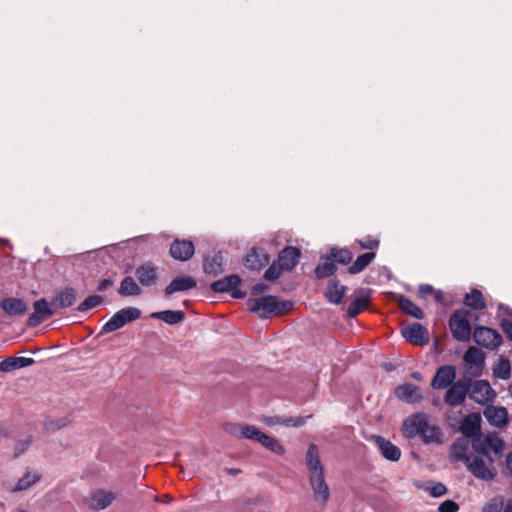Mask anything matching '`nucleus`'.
<instances>
[{"mask_svg":"<svg viewBox=\"0 0 512 512\" xmlns=\"http://www.w3.org/2000/svg\"><path fill=\"white\" fill-rule=\"evenodd\" d=\"M403 432L406 438L412 439L420 436L424 444H443L440 428L430 423V416L425 413H415L403 423Z\"/></svg>","mask_w":512,"mask_h":512,"instance_id":"nucleus-1","label":"nucleus"},{"mask_svg":"<svg viewBox=\"0 0 512 512\" xmlns=\"http://www.w3.org/2000/svg\"><path fill=\"white\" fill-rule=\"evenodd\" d=\"M248 307L251 312L258 313L261 318H268L272 314H281L290 310L292 303L280 302L276 296L268 295L248 300Z\"/></svg>","mask_w":512,"mask_h":512,"instance_id":"nucleus-2","label":"nucleus"},{"mask_svg":"<svg viewBox=\"0 0 512 512\" xmlns=\"http://www.w3.org/2000/svg\"><path fill=\"white\" fill-rule=\"evenodd\" d=\"M494 460L491 456L474 455L465 464L468 471L477 479L491 481L495 472L493 469Z\"/></svg>","mask_w":512,"mask_h":512,"instance_id":"nucleus-3","label":"nucleus"},{"mask_svg":"<svg viewBox=\"0 0 512 512\" xmlns=\"http://www.w3.org/2000/svg\"><path fill=\"white\" fill-rule=\"evenodd\" d=\"M471 446L476 454L490 456V452L501 453L504 449V442L495 433L484 435L480 432L471 440Z\"/></svg>","mask_w":512,"mask_h":512,"instance_id":"nucleus-4","label":"nucleus"},{"mask_svg":"<svg viewBox=\"0 0 512 512\" xmlns=\"http://www.w3.org/2000/svg\"><path fill=\"white\" fill-rule=\"evenodd\" d=\"M141 317L140 309L136 307H125L117 311L113 316L102 326L100 334H107L114 332L126 324L133 322Z\"/></svg>","mask_w":512,"mask_h":512,"instance_id":"nucleus-5","label":"nucleus"},{"mask_svg":"<svg viewBox=\"0 0 512 512\" xmlns=\"http://www.w3.org/2000/svg\"><path fill=\"white\" fill-rule=\"evenodd\" d=\"M449 327L452 336L459 342H466L471 336V325L468 319V312L464 310L455 311L449 319Z\"/></svg>","mask_w":512,"mask_h":512,"instance_id":"nucleus-6","label":"nucleus"},{"mask_svg":"<svg viewBox=\"0 0 512 512\" xmlns=\"http://www.w3.org/2000/svg\"><path fill=\"white\" fill-rule=\"evenodd\" d=\"M470 391V379L459 380L447 388L444 396V402L451 406L457 407L464 403Z\"/></svg>","mask_w":512,"mask_h":512,"instance_id":"nucleus-7","label":"nucleus"},{"mask_svg":"<svg viewBox=\"0 0 512 512\" xmlns=\"http://www.w3.org/2000/svg\"><path fill=\"white\" fill-rule=\"evenodd\" d=\"M474 341L489 350L498 348L502 343L501 335L488 327L478 326L473 333Z\"/></svg>","mask_w":512,"mask_h":512,"instance_id":"nucleus-8","label":"nucleus"},{"mask_svg":"<svg viewBox=\"0 0 512 512\" xmlns=\"http://www.w3.org/2000/svg\"><path fill=\"white\" fill-rule=\"evenodd\" d=\"M481 423L482 419L479 413L460 415L456 430L463 434V438L473 439L481 432Z\"/></svg>","mask_w":512,"mask_h":512,"instance_id":"nucleus-9","label":"nucleus"},{"mask_svg":"<svg viewBox=\"0 0 512 512\" xmlns=\"http://www.w3.org/2000/svg\"><path fill=\"white\" fill-rule=\"evenodd\" d=\"M470 398L481 405H487L494 401L496 394L489 382L485 380H477L473 384L470 383Z\"/></svg>","mask_w":512,"mask_h":512,"instance_id":"nucleus-10","label":"nucleus"},{"mask_svg":"<svg viewBox=\"0 0 512 512\" xmlns=\"http://www.w3.org/2000/svg\"><path fill=\"white\" fill-rule=\"evenodd\" d=\"M240 285V277L238 275H230L213 282L211 289L217 293L231 292L234 298H243L245 294L238 289Z\"/></svg>","mask_w":512,"mask_h":512,"instance_id":"nucleus-11","label":"nucleus"},{"mask_svg":"<svg viewBox=\"0 0 512 512\" xmlns=\"http://www.w3.org/2000/svg\"><path fill=\"white\" fill-rule=\"evenodd\" d=\"M402 336L412 345L424 346L430 341L428 330L420 323H414L401 331Z\"/></svg>","mask_w":512,"mask_h":512,"instance_id":"nucleus-12","label":"nucleus"},{"mask_svg":"<svg viewBox=\"0 0 512 512\" xmlns=\"http://www.w3.org/2000/svg\"><path fill=\"white\" fill-rule=\"evenodd\" d=\"M309 484L315 501L322 506L326 505L330 497V489L324 473L309 476Z\"/></svg>","mask_w":512,"mask_h":512,"instance_id":"nucleus-13","label":"nucleus"},{"mask_svg":"<svg viewBox=\"0 0 512 512\" xmlns=\"http://www.w3.org/2000/svg\"><path fill=\"white\" fill-rule=\"evenodd\" d=\"M456 368L453 365H444L437 369L435 376L431 381L434 389H446L455 383Z\"/></svg>","mask_w":512,"mask_h":512,"instance_id":"nucleus-14","label":"nucleus"},{"mask_svg":"<svg viewBox=\"0 0 512 512\" xmlns=\"http://www.w3.org/2000/svg\"><path fill=\"white\" fill-rule=\"evenodd\" d=\"M371 439L375 443L383 458L391 462H397L400 459L401 450L390 440L380 435H373Z\"/></svg>","mask_w":512,"mask_h":512,"instance_id":"nucleus-15","label":"nucleus"},{"mask_svg":"<svg viewBox=\"0 0 512 512\" xmlns=\"http://www.w3.org/2000/svg\"><path fill=\"white\" fill-rule=\"evenodd\" d=\"M305 464L309 476L324 473V466L320 459V450L314 443L309 444L305 453Z\"/></svg>","mask_w":512,"mask_h":512,"instance_id":"nucleus-16","label":"nucleus"},{"mask_svg":"<svg viewBox=\"0 0 512 512\" xmlns=\"http://www.w3.org/2000/svg\"><path fill=\"white\" fill-rule=\"evenodd\" d=\"M396 397L405 403H419L423 399L422 390L411 383L399 385L395 389Z\"/></svg>","mask_w":512,"mask_h":512,"instance_id":"nucleus-17","label":"nucleus"},{"mask_svg":"<svg viewBox=\"0 0 512 512\" xmlns=\"http://www.w3.org/2000/svg\"><path fill=\"white\" fill-rule=\"evenodd\" d=\"M469 448H470V441L466 438H458L455 440L451 447L449 452V458L451 462H463L467 463V460H469L472 456L469 455Z\"/></svg>","mask_w":512,"mask_h":512,"instance_id":"nucleus-18","label":"nucleus"},{"mask_svg":"<svg viewBox=\"0 0 512 512\" xmlns=\"http://www.w3.org/2000/svg\"><path fill=\"white\" fill-rule=\"evenodd\" d=\"M116 495L112 491L98 489L90 494L89 506L94 510H104L115 500Z\"/></svg>","mask_w":512,"mask_h":512,"instance_id":"nucleus-19","label":"nucleus"},{"mask_svg":"<svg viewBox=\"0 0 512 512\" xmlns=\"http://www.w3.org/2000/svg\"><path fill=\"white\" fill-rule=\"evenodd\" d=\"M170 254L175 260L187 261L194 254V244L188 240H176L170 246Z\"/></svg>","mask_w":512,"mask_h":512,"instance_id":"nucleus-20","label":"nucleus"},{"mask_svg":"<svg viewBox=\"0 0 512 512\" xmlns=\"http://www.w3.org/2000/svg\"><path fill=\"white\" fill-rule=\"evenodd\" d=\"M226 430L237 437L259 442L263 432L253 425L231 424Z\"/></svg>","mask_w":512,"mask_h":512,"instance_id":"nucleus-21","label":"nucleus"},{"mask_svg":"<svg viewBox=\"0 0 512 512\" xmlns=\"http://www.w3.org/2000/svg\"><path fill=\"white\" fill-rule=\"evenodd\" d=\"M484 416L491 425L498 428L508 423V411L504 407L488 406L484 410Z\"/></svg>","mask_w":512,"mask_h":512,"instance_id":"nucleus-22","label":"nucleus"},{"mask_svg":"<svg viewBox=\"0 0 512 512\" xmlns=\"http://www.w3.org/2000/svg\"><path fill=\"white\" fill-rule=\"evenodd\" d=\"M269 256L264 250L252 248L245 257V265L251 270H260L269 263Z\"/></svg>","mask_w":512,"mask_h":512,"instance_id":"nucleus-23","label":"nucleus"},{"mask_svg":"<svg viewBox=\"0 0 512 512\" xmlns=\"http://www.w3.org/2000/svg\"><path fill=\"white\" fill-rule=\"evenodd\" d=\"M135 275L140 284L146 287L156 284L158 279L157 269L151 264L140 265L136 269Z\"/></svg>","mask_w":512,"mask_h":512,"instance_id":"nucleus-24","label":"nucleus"},{"mask_svg":"<svg viewBox=\"0 0 512 512\" xmlns=\"http://www.w3.org/2000/svg\"><path fill=\"white\" fill-rule=\"evenodd\" d=\"M196 285V281L190 276L177 277L165 288V294L169 296L176 292L188 291Z\"/></svg>","mask_w":512,"mask_h":512,"instance_id":"nucleus-25","label":"nucleus"},{"mask_svg":"<svg viewBox=\"0 0 512 512\" xmlns=\"http://www.w3.org/2000/svg\"><path fill=\"white\" fill-rule=\"evenodd\" d=\"M33 358L9 357L0 362V371L8 373L17 369L25 368L34 364Z\"/></svg>","mask_w":512,"mask_h":512,"instance_id":"nucleus-26","label":"nucleus"},{"mask_svg":"<svg viewBox=\"0 0 512 512\" xmlns=\"http://www.w3.org/2000/svg\"><path fill=\"white\" fill-rule=\"evenodd\" d=\"M300 252L294 247H286L283 249L278 256V263L282 269L291 270L298 263Z\"/></svg>","mask_w":512,"mask_h":512,"instance_id":"nucleus-27","label":"nucleus"},{"mask_svg":"<svg viewBox=\"0 0 512 512\" xmlns=\"http://www.w3.org/2000/svg\"><path fill=\"white\" fill-rule=\"evenodd\" d=\"M42 479V474L38 471H26L11 489L13 493L26 491Z\"/></svg>","mask_w":512,"mask_h":512,"instance_id":"nucleus-28","label":"nucleus"},{"mask_svg":"<svg viewBox=\"0 0 512 512\" xmlns=\"http://www.w3.org/2000/svg\"><path fill=\"white\" fill-rule=\"evenodd\" d=\"M346 290L347 287L341 285L338 280L331 279L326 288L325 297L330 303L338 305L342 302Z\"/></svg>","mask_w":512,"mask_h":512,"instance_id":"nucleus-29","label":"nucleus"},{"mask_svg":"<svg viewBox=\"0 0 512 512\" xmlns=\"http://www.w3.org/2000/svg\"><path fill=\"white\" fill-rule=\"evenodd\" d=\"M0 307L10 316L23 315L28 309L26 303L17 298H5L1 300Z\"/></svg>","mask_w":512,"mask_h":512,"instance_id":"nucleus-30","label":"nucleus"},{"mask_svg":"<svg viewBox=\"0 0 512 512\" xmlns=\"http://www.w3.org/2000/svg\"><path fill=\"white\" fill-rule=\"evenodd\" d=\"M150 317L153 319L162 320L169 325H176L181 323L185 319V313L180 310H164L159 312H153L150 314Z\"/></svg>","mask_w":512,"mask_h":512,"instance_id":"nucleus-31","label":"nucleus"},{"mask_svg":"<svg viewBox=\"0 0 512 512\" xmlns=\"http://www.w3.org/2000/svg\"><path fill=\"white\" fill-rule=\"evenodd\" d=\"M118 293L123 297L139 296L142 293V289L133 277L126 276L121 281Z\"/></svg>","mask_w":512,"mask_h":512,"instance_id":"nucleus-32","label":"nucleus"},{"mask_svg":"<svg viewBox=\"0 0 512 512\" xmlns=\"http://www.w3.org/2000/svg\"><path fill=\"white\" fill-rule=\"evenodd\" d=\"M398 304L399 307L403 312H405L407 315H410L416 319H423L424 313L421 310L420 307H418L415 303H413L411 300H409L405 296H400L398 298Z\"/></svg>","mask_w":512,"mask_h":512,"instance_id":"nucleus-33","label":"nucleus"},{"mask_svg":"<svg viewBox=\"0 0 512 512\" xmlns=\"http://www.w3.org/2000/svg\"><path fill=\"white\" fill-rule=\"evenodd\" d=\"M463 359L471 369H480L484 363V355L475 347H469L465 352Z\"/></svg>","mask_w":512,"mask_h":512,"instance_id":"nucleus-34","label":"nucleus"},{"mask_svg":"<svg viewBox=\"0 0 512 512\" xmlns=\"http://www.w3.org/2000/svg\"><path fill=\"white\" fill-rule=\"evenodd\" d=\"M464 304L474 310H482L486 307L483 294L478 289H472L465 295Z\"/></svg>","mask_w":512,"mask_h":512,"instance_id":"nucleus-35","label":"nucleus"},{"mask_svg":"<svg viewBox=\"0 0 512 512\" xmlns=\"http://www.w3.org/2000/svg\"><path fill=\"white\" fill-rule=\"evenodd\" d=\"M76 302V292L72 288H66L60 291L54 301V304L60 308H68Z\"/></svg>","mask_w":512,"mask_h":512,"instance_id":"nucleus-36","label":"nucleus"},{"mask_svg":"<svg viewBox=\"0 0 512 512\" xmlns=\"http://www.w3.org/2000/svg\"><path fill=\"white\" fill-rule=\"evenodd\" d=\"M375 258V253L368 252L357 257L353 264L348 268L350 274H358L363 271Z\"/></svg>","mask_w":512,"mask_h":512,"instance_id":"nucleus-37","label":"nucleus"},{"mask_svg":"<svg viewBox=\"0 0 512 512\" xmlns=\"http://www.w3.org/2000/svg\"><path fill=\"white\" fill-rule=\"evenodd\" d=\"M259 443L263 447L277 455H283L286 452L285 448L280 444V442L275 437L269 436L265 433H263L261 438H259Z\"/></svg>","mask_w":512,"mask_h":512,"instance_id":"nucleus-38","label":"nucleus"},{"mask_svg":"<svg viewBox=\"0 0 512 512\" xmlns=\"http://www.w3.org/2000/svg\"><path fill=\"white\" fill-rule=\"evenodd\" d=\"M493 375L496 378L507 380L511 376L510 362L505 357H500L498 363L493 368Z\"/></svg>","mask_w":512,"mask_h":512,"instance_id":"nucleus-39","label":"nucleus"},{"mask_svg":"<svg viewBox=\"0 0 512 512\" xmlns=\"http://www.w3.org/2000/svg\"><path fill=\"white\" fill-rule=\"evenodd\" d=\"M369 298L366 296H359L350 303L347 309V314L350 318L356 317L360 312L368 307Z\"/></svg>","mask_w":512,"mask_h":512,"instance_id":"nucleus-40","label":"nucleus"},{"mask_svg":"<svg viewBox=\"0 0 512 512\" xmlns=\"http://www.w3.org/2000/svg\"><path fill=\"white\" fill-rule=\"evenodd\" d=\"M222 264L223 262L221 255H215L211 259L207 258L204 261V271L207 274L217 275L223 271Z\"/></svg>","mask_w":512,"mask_h":512,"instance_id":"nucleus-41","label":"nucleus"},{"mask_svg":"<svg viewBox=\"0 0 512 512\" xmlns=\"http://www.w3.org/2000/svg\"><path fill=\"white\" fill-rule=\"evenodd\" d=\"M352 258L353 254L348 249L332 248L330 250V260L334 259L341 264H348L351 262Z\"/></svg>","mask_w":512,"mask_h":512,"instance_id":"nucleus-42","label":"nucleus"},{"mask_svg":"<svg viewBox=\"0 0 512 512\" xmlns=\"http://www.w3.org/2000/svg\"><path fill=\"white\" fill-rule=\"evenodd\" d=\"M502 509L503 496H495L482 507L481 512H502Z\"/></svg>","mask_w":512,"mask_h":512,"instance_id":"nucleus-43","label":"nucleus"},{"mask_svg":"<svg viewBox=\"0 0 512 512\" xmlns=\"http://www.w3.org/2000/svg\"><path fill=\"white\" fill-rule=\"evenodd\" d=\"M34 312L46 318L52 316L54 311L49 307L48 302L42 298L34 302Z\"/></svg>","mask_w":512,"mask_h":512,"instance_id":"nucleus-44","label":"nucleus"},{"mask_svg":"<svg viewBox=\"0 0 512 512\" xmlns=\"http://www.w3.org/2000/svg\"><path fill=\"white\" fill-rule=\"evenodd\" d=\"M336 266L333 262L328 261L323 264H320L315 269V274L318 278H325L331 276L335 273Z\"/></svg>","mask_w":512,"mask_h":512,"instance_id":"nucleus-45","label":"nucleus"},{"mask_svg":"<svg viewBox=\"0 0 512 512\" xmlns=\"http://www.w3.org/2000/svg\"><path fill=\"white\" fill-rule=\"evenodd\" d=\"M102 297L98 295H91L87 297L79 306L78 310L80 312L88 311L102 303Z\"/></svg>","mask_w":512,"mask_h":512,"instance_id":"nucleus-46","label":"nucleus"},{"mask_svg":"<svg viewBox=\"0 0 512 512\" xmlns=\"http://www.w3.org/2000/svg\"><path fill=\"white\" fill-rule=\"evenodd\" d=\"M283 271H285V269H282L279 263L277 265L275 262H273L265 271L264 278L268 281H274L280 277Z\"/></svg>","mask_w":512,"mask_h":512,"instance_id":"nucleus-47","label":"nucleus"},{"mask_svg":"<svg viewBox=\"0 0 512 512\" xmlns=\"http://www.w3.org/2000/svg\"><path fill=\"white\" fill-rule=\"evenodd\" d=\"M306 422V418L304 417H285L281 420V425L286 427H300L303 426Z\"/></svg>","mask_w":512,"mask_h":512,"instance_id":"nucleus-48","label":"nucleus"},{"mask_svg":"<svg viewBox=\"0 0 512 512\" xmlns=\"http://www.w3.org/2000/svg\"><path fill=\"white\" fill-rule=\"evenodd\" d=\"M439 512H458L459 505L453 500H445L438 506Z\"/></svg>","mask_w":512,"mask_h":512,"instance_id":"nucleus-49","label":"nucleus"},{"mask_svg":"<svg viewBox=\"0 0 512 512\" xmlns=\"http://www.w3.org/2000/svg\"><path fill=\"white\" fill-rule=\"evenodd\" d=\"M67 424H68V421L65 418H60V419H58L56 421H54V420L46 421L45 422V428L48 431L54 432V431H56V430H58L60 428H63L65 426H67Z\"/></svg>","mask_w":512,"mask_h":512,"instance_id":"nucleus-50","label":"nucleus"},{"mask_svg":"<svg viewBox=\"0 0 512 512\" xmlns=\"http://www.w3.org/2000/svg\"><path fill=\"white\" fill-rule=\"evenodd\" d=\"M431 496L437 498L447 493V488L443 483H436L429 488Z\"/></svg>","mask_w":512,"mask_h":512,"instance_id":"nucleus-51","label":"nucleus"},{"mask_svg":"<svg viewBox=\"0 0 512 512\" xmlns=\"http://www.w3.org/2000/svg\"><path fill=\"white\" fill-rule=\"evenodd\" d=\"M31 442H32L31 437H27L26 439L18 442L15 447V456L17 457L20 454H22L24 451H26L27 448L30 446Z\"/></svg>","mask_w":512,"mask_h":512,"instance_id":"nucleus-52","label":"nucleus"},{"mask_svg":"<svg viewBox=\"0 0 512 512\" xmlns=\"http://www.w3.org/2000/svg\"><path fill=\"white\" fill-rule=\"evenodd\" d=\"M359 245L363 249H373L378 246V241L373 239L359 240Z\"/></svg>","mask_w":512,"mask_h":512,"instance_id":"nucleus-53","label":"nucleus"},{"mask_svg":"<svg viewBox=\"0 0 512 512\" xmlns=\"http://www.w3.org/2000/svg\"><path fill=\"white\" fill-rule=\"evenodd\" d=\"M501 327L506 334L507 338L512 341V322L509 320H503Z\"/></svg>","mask_w":512,"mask_h":512,"instance_id":"nucleus-54","label":"nucleus"},{"mask_svg":"<svg viewBox=\"0 0 512 512\" xmlns=\"http://www.w3.org/2000/svg\"><path fill=\"white\" fill-rule=\"evenodd\" d=\"M44 317L38 315L37 313H32L29 317L28 323L32 327L38 326L42 321H44Z\"/></svg>","mask_w":512,"mask_h":512,"instance_id":"nucleus-55","label":"nucleus"},{"mask_svg":"<svg viewBox=\"0 0 512 512\" xmlns=\"http://www.w3.org/2000/svg\"><path fill=\"white\" fill-rule=\"evenodd\" d=\"M434 290L435 289L429 284H421L419 286V294L422 297H426L429 294H433Z\"/></svg>","mask_w":512,"mask_h":512,"instance_id":"nucleus-56","label":"nucleus"},{"mask_svg":"<svg viewBox=\"0 0 512 512\" xmlns=\"http://www.w3.org/2000/svg\"><path fill=\"white\" fill-rule=\"evenodd\" d=\"M112 285H113V281L111 279H104L98 285L97 290L102 292V291H105L108 287H110Z\"/></svg>","mask_w":512,"mask_h":512,"instance_id":"nucleus-57","label":"nucleus"},{"mask_svg":"<svg viewBox=\"0 0 512 512\" xmlns=\"http://www.w3.org/2000/svg\"><path fill=\"white\" fill-rule=\"evenodd\" d=\"M267 289H268V286L266 284L258 283V284L253 286L252 291H253L254 294H260V293L266 291Z\"/></svg>","mask_w":512,"mask_h":512,"instance_id":"nucleus-58","label":"nucleus"},{"mask_svg":"<svg viewBox=\"0 0 512 512\" xmlns=\"http://www.w3.org/2000/svg\"><path fill=\"white\" fill-rule=\"evenodd\" d=\"M281 420H283V417H271L266 421V423L268 425L281 424Z\"/></svg>","mask_w":512,"mask_h":512,"instance_id":"nucleus-59","label":"nucleus"},{"mask_svg":"<svg viewBox=\"0 0 512 512\" xmlns=\"http://www.w3.org/2000/svg\"><path fill=\"white\" fill-rule=\"evenodd\" d=\"M502 512H512V499H509L506 503L503 501Z\"/></svg>","mask_w":512,"mask_h":512,"instance_id":"nucleus-60","label":"nucleus"},{"mask_svg":"<svg viewBox=\"0 0 512 512\" xmlns=\"http://www.w3.org/2000/svg\"><path fill=\"white\" fill-rule=\"evenodd\" d=\"M434 298L437 302H442L444 300V294L440 290H434L433 292Z\"/></svg>","mask_w":512,"mask_h":512,"instance_id":"nucleus-61","label":"nucleus"},{"mask_svg":"<svg viewBox=\"0 0 512 512\" xmlns=\"http://www.w3.org/2000/svg\"><path fill=\"white\" fill-rule=\"evenodd\" d=\"M411 376H412V378H413L414 380H416V381H419V382H420V381H422V380H423V377H422L421 373H419V372H413V373L411 374Z\"/></svg>","mask_w":512,"mask_h":512,"instance_id":"nucleus-62","label":"nucleus"},{"mask_svg":"<svg viewBox=\"0 0 512 512\" xmlns=\"http://www.w3.org/2000/svg\"><path fill=\"white\" fill-rule=\"evenodd\" d=\"M507 466H508L509 470L512 472V452L509 454V456L507 458Z\"/></svg>","mask_w":512,"mask_h":512,"instance_id":"nucleus-63","label":"nucleus"},{"mask_svg":"<svg viewBox=\"0 0 512 512\" xmlns=\"http://www.w3.org/2000/svg\"><path fill=\"white\" fill-rule=\"evenodd\" d=\"M227 472L232 475H237L238 473H240V470L236 469V468H231V469H227Z\"/></svg>","mask_w":512,"mask_h":512,"instance_id":"nucleus-64","label":"nucleus"}]
</instances>
